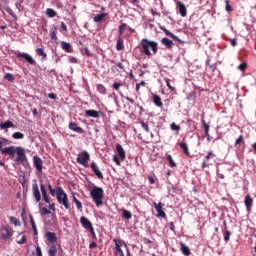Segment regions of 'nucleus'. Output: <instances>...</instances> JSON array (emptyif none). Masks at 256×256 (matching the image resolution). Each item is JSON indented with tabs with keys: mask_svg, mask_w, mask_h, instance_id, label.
<instances>
[{
	"mask_svg": "<svg viewBox=\"0 0 256 256\" xmlns=\"http://www.w3.org/2000/svg\"><path fill=\"white\" fill-rule=\"evenodd\" d=\"M2 155H9L10 159H13L15 163H25L27 161V155L23 146H10L1 149Z\"/></svg>",
	"mask_w": 256,
	"mask_h": 256,
	"instance_id": "obj_1",
	"label": "nucleus"
},
{
	"mask_svg": "<svg viewBox=\"0 0 256 256\" xmlns=\"http://www.w3.org/2000/svg\"><path fill=\"white\" fill-rule=\"evenodd\" d=\"M141 51L146 55V57H152V55H157V51H159V45L155 41H151L148 39L141 40Z\"/></svg>",
	"mask_w": 256,
	"mask_h": 256,
	"instance_id": "obj_2",
	"label": "nucleus"
},
{
	"mask_svg": "<svg viewBox=\"0 0 256 256\" xmlns=\"http://www.w3.org/2000/svg\"><path fill=\"white\" fill-rule=\"evenodd\" d=\"M90 197L93 199L96 207L103 205V197H105V191L99 186H93L90 190Z\"/></svg>",
	"mask_w": 256,
	"mask_h": 256,
	"instance_id": "obj_3",
	"label": "nucleus"
},
{
	"mask_svg": "<svg viewBox=\"0 0 256 256\" xmlns=\"http://www.w3.org/2000/svg\"><path fill=\"white\" fill-rule=\"evenodd\" d=\"M56 199L60 205H63V207L66 209H71V205L69 204V197L62 187H58V194Z\"/></svg>",
	"mask_w": 256,
	"mask_h": 256,
	"instance_id": "obj_4",
	"label": "nucleus"
},
{
	"mask_svg": "<svg viewBox=\"0 0 256 256\" xmlns=\"http://www.w3.org/2000/svg\"><path fill=\"white\" fill-rule=\"evenodd\" d=\"M90 160H91V155H89V152L83 151L78 154L77 162L83 167H88V163Z\"/></svg>",
	"mask_w": 256,
	"mask_h": 256,
	"instance_id": "obj_5",
	"label": "nucleus"
},
{
	"mask_svg": "<svg viewBox=\"0 0 256 256\" xmlns=\"http://www.w3.org/2000/svg\"><path fill=\"white\" fill-rule=\"evenodd\" d=\"M0 237L3 241H7V239H11L13 237V229L11 227L5 225L0 228Z\"/></svg>",
	"mask_w": 256,
	"mask_h": 256,
	"instance_id": "obj_6",
	"label": "nucleus"
},
{
	"mask_svg": "<svg viewBox=\"0 0 256 256\" xmlns=\"http://www.w3.org/2000/svg\"><path fill=\"white\" fill-rule=\"evenodd\" d=\"M32 194L36 203H39V201H41V191H39V185L37 184V180H34L32 183Z\"/></svg>",
	"mask_w": 256,
	"mask_h": 256,
	"instance_id": "obj_7",
	"label": "nucleus"
},
{
	"mask_svg": "<svg viewBox=\"0 0 256 256\" xmlns=\"http://www.w3.org/2000/svg\"><path fill=\"white\" fill-rule=\"evenodd\" d=\"M33 165L38 173H43V160L41 157L37 155L33 156Z\"/></svg>",
	"mask_w": 256,
	"mask_h": 256,
	"instance_id": "obj_8",
	"label": "nucleus"
},
{
	"mask_svg": "<svg viewBox=\"0 0 256 256\" xmlns=\"http://www.w3.org/2000/svg\"><path fill=\"white\" fill-rule=\"evenodd\" d=\"M18 59H24V61H26L27 63H29V65H35V59H33V57H31V55L27 54V53H21L19 52L17 54Z\"/></svg>",
	"mask_w": 256,
	"mask_h": 256,
	"instance_id": "obj_9",
	"label": "nucleus"
},
{
	"mask_svg": "<svg viewBox=\"0 0 256 256\" xmlns=\"http://www.w3.org/2000/svg\"><path fill=\"white\" fill-rule=\"evenodd\" d=\"M154 207L158 213V217H162V219H165V217H167V214L163 210V207H165V204H163L161 202L157 204L154 202Z\"/></svg>",
	"mask_w": 256,
	"mask_h": 256,
	"instance_id": "obj_10",
	"label": "nucleus"
},
{
	"mask_svg": "<svg viewBox=\"0 0 256 256\" xmlns=\"http://www.w3.org/2000/svg\"><path fill=\"white\" fill-rule=\"evenodd\" d=\"M90 167H91L93 173L96 175L97 178L103 179V172H101L97 163L92 162Z\"/></svg>",
	"mask_w": 256,
	"mask_h": 256,
	"instance_id": "obj_11",
	"label": "nucleus"
},
{
	"mask_svg": "<svg viewBox=\"0 0 256 256\" xmlns=\"http://www.w3.org/2000/svg\"><path fill=\"white\" fill-rule=\"evenodd\" d=\"M40 191L42 193V197L45 203H51V200H49V196L47 195V188H45V184H43V181L41 180H40Z\"/></svg>",
	"mask_w": 256,
	"mask_h": 256,
	"instance_id": "obj_12",
	"label": "nucleus"
},
{
	"mask_svg": "<svg viewBox=\"0 0 256 256\" xmlns=\"http://www.w3.org/2000/svg\"><path fill=\"white\" fill-rule=\"evenodd\" d=\"M80 223L82 227L87 231H89L93 227V224L91 223V221H89V219H87L85 216H82L80 218Z\"/></svg>",
	"mask_w": 256,
	"mask_h": 256,
	"instance_id": "obj_13",
	"label": "nucleus"
},
{
	"mask_svg": "<svg viewBox=\"0 0 256 256\" xmlns=\"http://www.w3.org/2000/svg\"><path fill=\"white\" fill-rule=\"evenodd\" d=\"M46 239L51 245H57V235L53 232H46Z\"/></svg>",
	"mask_w": 256,
	"mask_h": 256,
	"instance_id": "obj_14",
	"label": "nucleus"
},
{
	"mask_svg": "<svg viewBox=\"0 0 256 256\" xmlns=\"http://www.w3.org/2000/svg\"><path fill=\"white\" fill-rule=\"evenodd\" d=\"M176 5L179 9V13L181 17H187V7H185V4H183V2L181 1H178Z\"/></svg>",
	"mask_w": 256,
	"mask_h": 256,
	"instance_id": "obj_15",
	"label": "nucleus"
},
{
	"mask_svg": "<svg viewBox=\"0 0 256 256\" xmlns=\"http://www.w3.org/2000/svg\"><path fill=\"white\" fill-rule=\"evenodd\" d=\"M116 152L118 153V156L121 159V161H125L127 156H126L125 150L123 149V146H121V144H116Z\"/></svg>",
	"mask_w": 256,
	"mask_h": 256,
	"instance_id": "obj_16",
	"label": "nucleus"
},
{
	"mask_svg": "<svg viewBox=\"0 0 256 256\" xmlns=\"http://www.w3.org/2000/svg\"><path fill=\"white\" fill-rule=\"evenodd\" d=\"M61 249V246L58 244H52L48 250V255L49 256H57V251Z\"/></svg>",
	"mask_w": 256,
	"mask_h": 256,
	"instance_id": "obj_17",
	"label": "nucleus"
},
{
	"mask_svg": "<svg viewBox=\"0 0 256 256\" xmlns=\"http://www.w3.org/2000/svg\"><path fill=\"white\" fill-rule=\"evenodd\" d=\"M68 127L71 131H75V133H83V128L77 126L75 122H70Z\"/></svg>",
	"mask_w": 256,
	"mask_h": 256,
	"instance_id": "obj_18",
	"label": "nucleus"
},
{
	"mask_svg": "<svg viewBox=\"0 0 256 256\" xmlns=\"http://www.w3.org/2000/svg\"><path fill=\"white\" fill-rule=\"evenodd\" d=\"M245 206L247 211L251 210V207H253V198H251L250 195H247L244 200Z\"/></svg>",
	"mask_w": 256,
	"mask_h": 256,
	"instance_id": "obj_19",
	"label": "nucleus"
},
{
	"mask_svg": "<svg viewBox=\"0 0 256 256\" xmlns=\"http://www.w3.org/2000/svg\"><path fill=\"white\" fill-rule=\"evenodd\" d=\"M180 249L183 255H186V256L191 255V249L189 248V246L185 245V243L183 242L180 243Z\"/></svg>",
	"mask_w": 256,
	"mask_h": 256,
	"instance_id": "obj_20",
	"label": "nucleus"
},
{
	"mask_svg": "<svg viewBox=\"0 0 256 256\" xmlns=\"http://www.w3.org/2000/svg\"><path fill=\"white\" fill-rule=\"evenodd\" d=\"M107 15H108L107 13L97 14L93 18L94 23H101L105 21V18L107 17Z\"/></svg>",
	"mask_w": 256,
	"mask_h": 256,
	"instance_id": "obj_21",
	"label": "nucleus"
},
{
	"mask_svg": "<svg viewBox=\"0 0 256 256\" xmlns=\"http://www.w3.org/2000/svg\"><path fill=\"white\" fill-rule=\"evenodd\" d=\"M61 48L66 51V53H73V48L71 47V44L65 41L61 42Z\"/></svg>",
	"mask_w": 256,
	"mask_h": 256,
	"instance_id": "obj_22",
	"label": "nucleus"
},
{
	"mask_svg": "<svg viewBox=\"0 0 256 256\" xmlns=\"http://www.w3.org/2000/svg\"><path fill=\"white\" fill-rule=\"evenodd\" d=\"M85 115L86 117H93V119H98L99 112L97 110H86Z\"/></svg>",
	"mask_w": 256,
	"mask_h": 256,
	"instance_id": "obj_23",
	"label": "nucleus"
},
{
	"mask_svg": "<svg viewBox=\"0 0 256 256\" xmlns=\"http://www.w3.org/2000/svg\"><path fill=\"white\" fill-rule=\"evenodd\" d=\"M113 242L115 243V249H121V247H127V244H125V241L121 239H114Z\"/></svg>",
	"mask_w": 256,
	"mask_h": 256,
	"instance_id": "obj_24",
	"label": "nucleus"
},
{
	"mask_svg": "<svg viewBox=\"0 0 256 256\" xmlns=\"http://www.w3.org/2000/svg\"><path fill=\"white\" fill-rule=\"evenodd\" d=\"M161 43L162 45L167 47V49L173 48V42L169 38H162Z\"/></svg>",
	"mask_w": 256,
	"mask_h": 256,
	"instance_id": "obj_25",
	"label": "nucleus"
},
{
	"mask_svg": "<svg viewBox=\"0 0 256 256\" xmlns=\"http://www.w3.org/2000/svg\"><path fill=\"white\" fill-rule=\"evenodd\" d=\"M153 103L156 107H163V101H161V97L159 95H153Z\"/></svg>",
	"mask_w": 256,
	"mask_h": 256,
	"instance_id": "obj_26",
	"label": "nucleus"
},
{
	"mask_svg": "<svg viewBox=\"0 0 256 256\" xmlns=\"http://www.w3.org/2000/svg\"><path fill=\"white\" fill-rule=\"evenodd\" d=\"M121 211H122V219L129 220L131 219V217H133V214L131 213V211L126 210L125 208H122Z\"/></svg>",
	"mask_w": 256,
	"mask_h": 256,
	"instance_id": "obj_27",
	"label": "nucleus"
},
{
	"mask_svg": "<svg viewBox=\"0 0 256 256\" xmlns=\"http://www.w3.org/2000/svg\"><path fill=\"white\" fill-rule=\"evenodd\" d=\"M50 38L52 41H57V27L53 26L50 30Z\"/></svg>",
	"mask_w": 256,
	"mask_h": 256,
	"instance_id": "obj_28",
	"label": "nucleus"
},
{
	"mask_svg": "<svg viewBox=\"0 0 256 256\" xmlns=\"http://www.w3.org/2000/svg\"><path fill=\"white\" fill-rule=\"evenodd\" d=\"M46 15L47 17H49L50 19H53V17H57V12L55 10H53V8H48L46 10Z\"/></svg>",
	"mask_w": 256,
	"mask_h": 256,
	"instance_id": "obj_29",
	"label": "nucleus"
},
{
	"mask_svg": "<svg viewBox=\"0 0 256 256\" xmlns=\"http://www.w3.org/2000/svg\"><path fill=\"white\" fill-rule=\"evenodd\" d=\"M179 147L182 149L183 153L185 155H189V147H187V143L185 142H180Z\"/></svg>",
	"mask_w": 256,
	"mask_h": 256,
	"instance_id": "obj_30",
	"label": "nucleus"
},
{
	"mask_svg": "<svg viewBox=\"0 0 256 256\" xmlns=\"http://www.w3.org/2000/svg\"><path fill=\"white\" fill-rule=\"evenodd\" d=\"M116 49L117 51H123L125 49V46L123 45V39L119 38L117 40Z\"/></svg>",
	"mask_w": 256,
	"mask_h": 256,
	"instance_id": "obj_31",
	"label": "nucleus"
},
{
	"mask_svg": "<svg viewBox=\"0 0 256 256\" xmlns=\"http://www.w3.org/2000/svg\"><path fill=\"white\" fill-rule=\"evenodd\" d=\"M10 223H12L13 225H15V227H21V221H19V219H17L16 217L11 216L9 218Z\"/></svg>",
	"mask_w": 256,
	"mask_h": 256,
	"instance_id": "obj_32",
	"label": "nucleus"
},
{
	"mask_svg": "<svg viewBox=\"0 0 256 256\" xmlns=\"http://www.w3.org/2000/svg\"><path fill=\"white\" fill-rule=\"evenodd\" d=\"M16 243H18V245H23L27 243V237L19 235L17 237Z\"/></svg>",
	"mask_w": 256,
	"mask_h": 256,
	"instance_id": "obj_33",
	"label": "nucleus"
},
{
	"mask_svg": "<svg viewBox=\"0 0 256 256\" xmlns=\"http://www.w3.org/2000/svg\"><path fill=\"white\" fill-rule=\"evenodd\" d=\"M166 159L169 162L170 167L172 168L177 167V163H175V161L173 160V157L170 154L166 156Z\"/></svg>",
	"mask_w": 256,
	"mask_h": 256,
	"instance_id": "obj_34",
	"label": "nucleus"
},
{
	"mask_svg": "<svg viewBox=\"0 0 256 256\" xmlns=\"http://www.w3.org/2000/svg\"><path fill=\"white\" fill-rule=\"evenodd\" d=\"M30 225L33 229L34 235H37V225L35 224V220L33 219V216L30 215Z\"/></svg>",
	"mask_w": 256,
	"mask_h": 256,
	"instance_id": "obj_35",
	"label": "nucleus"
},
{
	"mask_svg": "<svg viewBox=\"0 0 256 256\" xmlns=\"http://www.w3.org/2000/svg\"><path fill=\"white\" fill-rule=\"evenodd\" d=\"M97 91L100 92L101 95H105V93H107V88H105V86H103V84H98Z\"/></svg>",
	"mask_w": 256,
	"mask_h": 256,
	"instance_id": "obj_36",
	"label": "nucleus"
},
{
	"mask_svg": "<svg viewBox=\"0 0 256 256\" xmlns=\"http://www.w3.org/2000/svg\"><path fill=\"white\" fill-rule=\"evenodd\" d=\"M36 53H37L38 57H43V59H45L47 57V53H45V51H43V48H37Z\"/></svg>",
	"mask_w": 256,
	"mask_h": 256,
	"instance_id": "obj_37",
	"label": "nucleus"
},
{
	"mask_svg": "<svg viewBox=\"0 0 256 256\" xmlns=\"http://www.w3.org/2000/svg\"><path fill=\"white\" fill-rule=\"evenodd\" d=\"M1 129H9L13 127V122L7 121L5 123L0 124Z\"/></svg>",
	"mask_w": 256,
	"mask_h": 256,
	"instance_id": "obj_38",
	"label": "nucleus"
},
{
	"mask_svg": "<svg viewBox=\"0 0 256 256\" xmlns=\"http://www.w3.org/2000/svg\"><path fill=\"white\" fill-rule=\"evenodd\" d=\"M81 53H82V55H86L88 57H93V53H91V51H89V48H87V47L82 48Z\"/></svg>",
	"mask_w": 256,
	"mask_h": 256,
	"instance_id": "obj_39",
	"label": "nucleus"
},
{
	"mask_svg": "<svg viewBox=\"0 0 256 256\" xmlns=\"http://www.w3.org/2000/svg\"><path fill=\"white\" fill-rule=\"evenodd\" d=\"M125 29H127V24L125 23H122L119 28H118V32H119V35H123V33H125Z\"/></svg>",
	"mask_w": 256,
	"mask_h": 256,
	"instance_id": "obj_40",
	"label": "nucleus"
},
{
	"mask_svg": "<svg viewBox=\"0 0 256 256\" xmlns=\"http://www.w3.org/2000/svg\"><path fill=\"white\" fill-rule=\"evenodd\" d=\"M4 79H6V81H10L11 83L15 81V77L11 73L5 74Z\"/></svg>",
	"mask_w": 256,
	"mask_h": 256,
	"instance_id": "obj_41",
	"label": "nucleus"
},
{
	"mask_svg": "<svg viewBox=\"0 0 256 256\" xmlns=\"http://www.w3.org/2000/svg\"><path fill=\"white\" fill-rule=\"evenodd\" d=\"M13 139H23L25 137V134L21 133V132H15L12 135Z\"/></svg>",
	"mask_w": 256,
	"mask_h": 256,
	"instance_id": "obj_42",
	"label": "nucleus"
},
{
	"mask_svg": "<svg viewBox=\"0 0 256 256\" xmlns=\"http://www.w3.org/2000/svg\"><path fill=\"white\" fill-rule=\"evenodd\" d=\"M6 145H9V140L5 138L0 139V152H1V149H3L2 147H5Z\"/></svg>",
	"mask_w": 256,
	"mask_h": 256,
	"instance_id": "obj_43",
	"label": "nucleus"
},
{
	"mask_svg": "<svg viewBox=\"0 0 256 256\" xmlns=\"http://www.w3.org/2000/svg\"><path fill=\"white\" fill-rule=\"evenodd\" d=\"M230 238H231V231L226 230V231L224 232V241H225L226 243H228V241H229Z\"/></svg>",
	"mask_w": 256,
	"mask_h": 256,
	"instance_id": "obj_44",
	"label": "nucleus"
},
{
	"mask_svg": "<svg viewBox=\"0 0 256 256\" xmlns=\"http://www.w3.org/2000/svg\"><path fill=\"white\" fill-rule=\"evenodd\" d=\"M40 213H41V215H51V211L49 209H47L46 207H42L40 209Z\"/></svg>",
	"mask_w": 256,
	"mask_h": 256,
	"instance_id": "obj_45",
	"label": "nucleus"
},
{
	"mask_svg": "<svg viewBox=\"0 0 256 256\" xmlns=\"http://www.w3.org/2000/svg\"><path fill=\"white\" fill-rule=\"evenodd\" d=\"M121 87H123V83H121V82L113 83V89H115V91H119V89H121Z\"/></svg>",
	"mask_w": 256,
	"mask_h": 256,
	"instance_id": "obj_46",
	"label": "nucleus"
},
{
	"mask_svg": "<svg viewBox=\"0 0 256 256\" xmlns=\"http://www.w3.org/2000/svg\"><path fill=\"white\" fill-rule=\"evenodd\" d=\"M225 4H226V11L227 13H231V11H233V7L231 6V4H229V0H225Z\"/></svg>",
	"mask_w": 256,
	"mask_h": 256,
	"instance_id": "obj_47",
	"label": "nucleus"
},
{
	"mask_svg": "<svg viewBox=\"0 0 256 256\" xmlns=\"http://www.w3.org/2000/svg\"><path fill=\"white\" fill-rule=\"evenodd\" d=\"M140 125H141L142 129H144V131H146V133H149V125L145 121L140 122Z\"/></svg>",
	"mask_w": 256,
	"mask_h": 256,
	"instance_id": "obj_48",
	"label": "nucleus"
},
{
	"mask_svg": "<svg viewBox=\"0 0 256 256\" xmlns=\"http://www.w3.org/2000/svg\"><path fill=\"white\" fill-rule=\"evenodd\" d=\"M114 255L115 256H125V253L123 252V249H115L114 250Z\"/></svg>",
	"mask_w": 256,
	"mask_h": 256,
	"instance_id": "obj_49",
	"label": "nucleus"
},
{
	"mask_svg": "<svg viewBox=\"0 0 256 256\" xmlns=\"http://www.w3.org/2000/svg\"><path fill=\"white\" fill-rule=\"evenodd\" d=\"M172 131H181V126L175 124V122H173L171 125H170Z\"/></svg>",
	"mask_w": 256,
	"mask_h": 256,
	"instance_id": "obj_50",
	"label": "nucleus"
},
{
	"mask_svg": "<svg viewBox=\"0 0 256 256\" xmlns=\"http://www.w3.org/2000/svg\"><path fill=\"white\" fill-rule=\"evenodd\" d=\"M166 35H168L169 37H171L172 39H175V41H180L179 37H177L175 34L169 32L166 30Z\"/></svg>",
	"mask_w": 256,
	"mask_h": 256,
	"instance_id": "obj_51",
	"label": "nucleus"
},
{
	"mask_svg": "<svg viewBox=\"0 0 256 256\" xmlns=\"http://www.w3.org/2000/svg\"><path fill=\"white\" fill-rule=\"evenodd\" d=\"M59 192V187H57L56 189H52L50 190V195H52V197H56L57 198V194Z\"/></svg>",
	"mask_w": 256,
	"mask_h": 256,
	"instance_id": "obj_52",
	"label": "nucleus"
},
{
	"mask_svg": "<svg viewBox=\"0 0 256 256\" xmlns=\"http://www.w3.org/2000/svg\"><path fill=\"white\" fill-rule=\"evenodd\" d=\"M76 205V209H78V211H81L83 209V204L81 203V201H76L75 202Z\"/></svg>",
	"mask_w": 256,
	"mask_h": 256,
	"instance_id": "obj_53",
	"label": "nucleus"
},
{
	"mask_svg": "<svg viewBox=\"0 0 256 256\" xmlns=\"http://www.w3.org/2000/svg\"><path fill=\"white\" fill-rule=\"evenodd\" d=\"M238 69L240 71H245V69H247V63L243 62L238 66Z\"/></svg>",
	"mask_w": 256,
	"mask_h": 256,
	"instance_id": "obj_54",
	"label": "nucleus"
},
{
	"mask_svg": "<svg viewBox=\"0 0 256 256\" xmlns=\"http://www.w3.org/2000/svg\"><path fill=\"white\" fill-rule=\"evenodd\" d=\"M165 81L168 89H170L171 91H175V87L171 86V82H169V79L166 78Z\"/></svg>",
	"mask_w": 256,
	"mask_h": 256,
	"instance_id": "obj_55",
	"label": "nucleus"
},
{
	"mask_svg": "<svg viewBox=\"0 0 256 256\" xmlns=\"http://www.w3.org/2000/svg\"><path fill=\"white\" fill-rule=\"evenodd\" d=\"M68 61H69L70 63H78L77 58H76V57H73V56H69V57H68Z\"/></svg>",
	"mask_w": 256,
	"mask_h": 256,
	"instance_id": "obj_56",
	"label": "nucleus"
},
{
	"mask_svg": "<svg viewBox=\"0 0 256 256\" xmlns=\"http://www.w3.org/2000/svg\"><path fill=\"white\" fill-rule=\"evenodd\" d=\"M213 157H216V155L213 152H209L206 156V161H209V159H213Z\"/></svg>",
	"mask_w": 256,
	"mask_h": 256,
	"instance_id": "obj_57",
	"label": "nucleus"
},
{
	"mask_svg": "<svg viewBox=\"0 0 256 256\" xmlns=\"http://www.w3.org/2000/svg\"><path fill=\"white\" fill-rule=\"evenodd\" d=\"M88 231L89 233H91L93 239H97V235L95 234V229L93 227L90 228Z\"/></svg>",
	"mask_w": 256,
	"mask_h": 256,
	"instance_id": "obj_58",
	"label": "nucleus"
},
{
	"mask_svg": "<svg viewBox=\"0 0 256 256\" xmlns=\"http://www.w3.org/2000/svg\"><path fill=\"white\" fill-rule=\"evenodd\" d=\"M36 255L43 256V252L41 251V247H39V246L36 247Z\"/></svg>",
	"mask_w": 256,
	"mask_h": 256,
	"instance_id": "obj_59",
	"label": "nucleus"
},
{
	"mask_svg": "<svg viewBox=\"0 0 256 256\" xmlns=\"http://www.w3.org/2000/svg\"><path fill=\"white\" fill-rule=\"evenodd\" d=\"M113 161H114V163H116V165H121V161L119 160V157H117V156H113Z\"/></svg>",
	"mask_w": 256,
	"mask_h": 256,
	"instance_id": "obj_60",
	"label": "nucleus"
},
{
	"mask_svg": "<svg viewBox=\"0 0 256 256\" xmlns=\"http://www.w3.org/2000/svg\"><path fill=\"white\" fill-rule=\"evenodd\" d=\"M240 143H243V136L238 137V139L235 142V145H240Z\"/></svg>",
	"mask_w": 256,
	"mask_h": 256,
	"instance_id": "obj_61",
	"label": "nucleus"
},
{
	"mask_svg": "<svg viewBox=\"0 0 256 256\" xmlns=\"http://www.w3.org/2000/svg\"><path fill=\"white\" fill-rule=\"evenodd\" d=\"M49 99H57V94L55 93H49L48 94Z\"/></svg>",
	"mask_w": 256,
	"mask_h": 256,
	"instance_id": "obj_62",
	"label": "nucleus"
},
{
	"mask_svg": "<svg viewBox=\"0 0 256 256\" xmlns=\"http://www.w3.org/2000/svg\"><path fill=\"white\" fill-rule=\"evenodd\" d=\"M205 135H209V126L207 123H204Z\"/></svg>",
	"mask_w": 256,
	"mask_h": 256,
	"instance_id": "obj_63",
	"label": "nucleus"
},
{
	"mask_svg": "<svg viewBox=\"0 0 256 256\" xmlns=\"http://www.w3.org/2000/svg\"><path fill=\"white\" fill-rule=\"evenodd\" d=\"M170 231H175V224L173 222L169 223Z\"/></svg>",
	"mask_w": 256,
	"mask_h": 256,
	"instance_id": "obj_64",
	"label": "nucleus"
}]
</instances>
